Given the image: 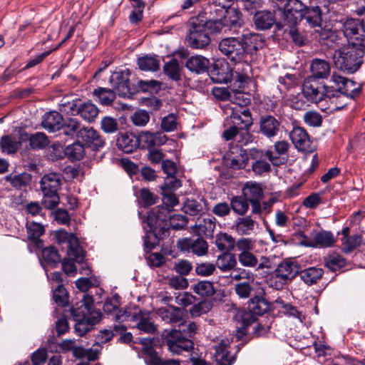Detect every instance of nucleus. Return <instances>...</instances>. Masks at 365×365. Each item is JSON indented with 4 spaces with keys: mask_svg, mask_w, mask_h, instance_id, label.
<instances>
[{
    "mask_svg": "<svg viewBox=\"0 0 365 365\" xmlns=\"http://www.w3.org/2000/svg\"><path fill=\"white\" fill-rule=\"evenodd\" d=\"M259 36L257 34L251 33L248 30L243 31L240 37H227L222 39L218 45V48L221 53L235 65H241V63L246 61V49L248 47L256 46L254 45Z\"/></svg>",
    "mask_w": 365,
    "mask_h": 365,
    "instance_id": "nucleus-1",
    "label": "nucleus"
},
{
    "mask_svg": "<svg viewBox=\"0 0 365 365\" xmlns=\"http://www.w3.org/2000/svg\"><path fill=\"white\" fill-rule=\"evenodd\" d=\"M215 15L210 12L207 18L203 14V21L210 34H225L228 31L240 28L243 24L242 13L237 9H216Z\"/></svg>",
    "mask_w": 365,
    "mask_h": 365,
    "instance_id": "nucleus-2",
    "label": "nucleus"
},
{
    "mask_svg": "<svg viewBox=\"0 0 365 365\" xmlns=\"http://www.w3.org/2000/svg\"><path fill=\"white\" fill-rule=\"evenodd\" d=\"M365 45L361 44L359 40L349 43L334 53L333 58L337 68L347 73H354L359 69L363 63Z\"/></svg>",
    "mask_w": 365,
    "mask_h": 365,
    "instance_id": "nucleus-3",
    "label": "nucleus"
},
{
    "mask_svg": "<svg viewBox=\"0 0 365 365\" xmlns=\"http://www.w3.org/2000/svg\"><path fill=\"white\" fill-rule=\"evenodd\" d=\"M62 177L60 174L51 173L43 175L40 181L43 197V206L47 210L56 207L60 202L58 190L61 189Z\"/></svg>",
    "mask_w": 365,
    "mask_h": 365,
    "instance_id": "nucleus-4",
    "label": "nucleus"
},
{
    "mask_svg": "<svg viewBox=\"0 0 365 365\" xmlns=\"http://www.w3.org/2000/svg\"><path fill=\"white\" fill-rule=\"evenodd\" d=\"M331 90L328 93L336 99L340 97L354 99L361 93V86L354 81L334 73L330 79Z\"/></svg>",
    "mask_w": 365,
    "mask_h": 365,
    "instance_id": "nucleus-5",
    "label": "nucleus"
},
{
    "mask_svg": "<svg viewBox=\"0 0 365 365\" xmlns=\"http://www.w3.org/2000/svg\"><path fill=\"white\" fill-rule=\"evenodd\" d=\"M203 14L192 17L189 21L188 45L193 48H202L210 43Z\"/></svg>",
    "mask_w": 365,
    "mask_h": 365,
    "instance_id": "nucleus-6",
    "label": "nucleus"
},
{
    "mask_svg": "<svg viewBox=\"0 0 365 365\" xmlns=\"http://www.w3.org/2000/svg\"><path fill=\"white\" fill-rule=\"evenodd\" d=\"M161 336L163 343L173 354H180L183 351H188L193 349L194 344L192 341L183 336L181 331L177 329L164 330Z\"/></svg>",
    "mask_w": 365,
    "mask_h": 365,
    "instance_id": "nucleus-7",
    "label": "nucleus"
},
{
    "mask_svg": "<svg viewBox=\"0 0 365 365\" xmlns=\"http://www.w3.org/2000/svg\"><path fill=\"white\" fill-rule=\"evenodd\" d=\"M331 90L329 86L323 85L314 77H307L302 86V93L305 98L312 103H319L327 98L331 99L332 96L328 93Z\"/></svg>",
    "mask_w": 365,
    "mask_h": 365,
    "instance_id": "nucleus-8",
    "label": "nucleus"
},
{
    "mask_svg": "<svg viewBox=\"0 0 365 365\" xmlns=\"http://www.w3.org/2000/svg\"><path fill=\"white\" fill-rule=\"evenodd\" d=\"M250 158L255 160L252 163V170L255 174L262 175L264 173L269 172L271 169L270 165L264 160L267 158L274 165H279L285 162L284 158L275 156L270 150L264 152L257 148H252L250 150Z\"/></svg>",
    "mask_w": 365,
    "mask_h": 365,
    "instance_id": "nucleus-9",
    "label": "nucleus"
},
{
    "mask_svg": "<svg viewBox=\"0 0 365 365\" xmlns=\"http://www.w3.org/2000/svg\"><path fill=\"white\" fill-rule=\"evenodd\" d=\"M255 240L250 237H240L237 240V251L239 252L237 260L244 267L255 268L258 264V258L252 252L255 248Z\"/></svg>",
    "mask_w": 365,
    "mask_h": 365,
    "instance_id": "nucleus-10",
    "label": "nucleus"
},
{
    "mask_svg": "<svg viewBox=\"0 0 365 365\" xmlns=\"http://www.w3.org/2000/svg\"><path fill=\"white\" fill-rule=\"evenodd\" d=\"M130 72L128 69L116 71L110 78V83L119 96L130 97L136 91V88L130 83Z\"/></svg>",
    "mask_w": 365,
    "mask_h": 365,
    "instance_id": "nucleus-11",
    "label": "nucleus"
},
{
    "mask_svg": "<svg viewBox=\"0 0 365 365\" xmlns=\"http://www.w3.org/2000/svg\"><path fill=\"white\" fill-rule=\"evenodd\" d=\"M171 217L170 210L164 206H158L148 214L147 222L150 230L161 232L168 230L169 220Z\"/></svg>",
    "mask_w": 365,
    "mask_h": 365,
    "instance_id": "nucleus-12",
    "label": "nucleus"
},
{
    "mask_svg": "<svg viewBox=\"0 0 365 365\" xmlns=\"http://www.w3.org/2000/svg\"><path fill=\"white\" fill-rule=\"evenodd\" d=\"M341 31L349 43L359 40L361 44L365 45V20L349 18L342 24Z\"/></svg>",
    "mask_w": 365,
    "mask_h": 365,
    "instance_id": "nucleus-13",
    "label": "nucleus"
},
{
    "mask_svg": "<svg viewBox=\"0 0 365 365\" xmlns=\"http://www.w3.org/2000/svg\"><path fill=\"white\" fill-rule=\"evenodd\" d=\"M232 123L241 130H247L252 125L250 110L245 107L229 106L226 108Z\"/></svg>",
    "mask_w": 365,
    "mask_h": 365,
    "instance_id": "nucleus-14",
    "label": "nucleus"
},
{
    "mask_svg": "<svg viewBox=\"0 0 365 365\" xmlns=\"http://www.w3.org/2000/svg\"><path fill=\"white\" fill-rule=\"evenodd\" d=\"M225 160L227 165L238 170L247 165L249 158L246 150L240 145H232L225 155Z\"/></svg>",
    "mask_w": 365,
    "mask_h": 365,
    "instance_id": "nucleus-15",
    "label": "nucleus"
},
{
    "mask_svg": "<svg viewBox=\"0 0 365 365\" xmlns=\"http://www.w3.org/2000/svg\"><path fill=\"white\" fill-rule=\"evenodd\" d=\"M178 247L182 252H192L197 256H203L207 253L208 245L205 240L199 237L196 239L182 238L177 243Z\"/></svg>",
    "mask_w": 365,
    "mask_h": 365,
    "instance_id": "nucleus-16",
    "label": "nucleus"
},
{
    "mask_svg": "<svg viewBox=\"0 0 365 365\" xmlns=\"http://www.w3.org/2000/svg\"><path fill=\"white\" fill-rule=\"evenodd\" d=\"M78 138L92 150H99L105 145V140L100 133L92 127H83L78 133Z\"/></svg>",
    "mask_w": 365,
    "mask_h": 365,
    "instance_id": "nucleus-17",
    "label": "nucleus"
},
{
    "mask_svg": "<svg viewBox=\"0 0 365 365\" xmlns=\"http://www.w3.org/2000/svg\"><path fill=\"white\" fill-rule=\"evenodd\" d=\"M280 121L272 115H262L259 119V133L271 139L277 135L280 130Z\"/></svg>",
    "mask_w": 365,
    "mask_h": 365,
    "instance_id": "nucleus-18",
    "label": "nucleus"
},
{
    "mask_svg": "<svg viewBox=\"0 0 365 365\" xmlns=\"http://www.w3.org/2000/svg\"><path fill=\"white\" fill-rule=\"evenodd\" d=\"M289 138L299 151L308 153L312 151V142L304 128L294 126L289 133Z\"/></svg>",
    "mask_w": 365,
    "mask_h": 365,
    "instance_id": "nucleus-19",
    "label": "nucleus"
},
{
    "mask_svg": "<svg viewBox=\"0 0 365 365\" xmlns=\"http://www.w3.org/2000/svg\"><path fill=\"white\" fill-rule=\"evenodd\" d=\"M299 269L300 267L297 262L285 259L278 264L274 272L280 279L287 283L299 274Z\"/></svg>",
    "mask_w": 365,
    "mask_h": 365,
    "instance_id": "nucleus-20",
    "label": "nucleus"
},
{
    "mask_svg": "<svg viewBox=\"0 0 365 365\" xmlns=\"http://www.w3.org/2000/svg\"><path fill=\"white\" fill-rule=\"evenodd\" d=\"M137 138L138 146L141 144L145 148L164 145L168 140V137L160 132L142 131L138 133Z\"/></svg>",
    "mask_w": 365,
    "mask_h": 365,
    "instance_id": "nucleus-21",
    "label": "nucleus"
},
{
    "mask_svg": "<svg viewBox=\"0 0 365 365\" xmlns=\"http://www.w3.org/2000/svg\"><path fill=\"white\" fill-rule=\"evenodd\" d=\"M284 4V21L287 24H296L297 22V17L293 14V11L296 13L302 14L307 8V6L301 0H286Z\"/></svg>",
    "mask_w": 365,
    "mask_h": 365,
    "instance_id": "nucleus-22",
    "label": "nucleus"
},
{
    "mask_svg": "<svg viewBox=\"0 0 365 365\" xmlns=\"http://www.w3.org/2000/svg\"><path fill=\"white\" fill-rule=\"evenodd\" d=\"M156 314L167 324H176L182 320V310L175 306L158 308Z\"/></svg>",
    "mask_w": 365,
    "mask_h": 365,
    "instance_id": "nucleus-23",
    "label": "nucleus"
},
{
    "mask_svg": "<svg viewBox=\"0 0 365 365\" xmlns=\"http://www.w3.org/2000/svg\"><path fill=\"white\" fill-rule=\"evenodd\" d=\"M257 222L250 216L238 217L235 220L232 229L239 235H250L254 232Z\"/></svg>",
    "mask_w": 365,
    "mask_h": 365,
    "instance_id": "nucleus-24",
    "label": "nucleus"
},
{
    "mask_svg": "<svg viewBox=\"0 0 365 365\" xmlns=\"http://www.w3.org/2000/svg\"><path fill=\"white\" fill-rule=\"evenodd\" d=\"M101 314L99 312H95L91 317L74 320L76 322L74 329L77 335L82 336L87 332L93 329L94 326L101 320Z\"/></svg>",
    "mask_w": 365,
    "mask_h": 365,
    "instance_id": "nucleus-25",
    "label": "nucleus"
},
{
    "mask_svg": "<svg viewBox=\"0 0 365 365\" xmlns=\"http://www.w3.org/2000/svg\"><path fill=\"white\" fill-rule=\"evenodd\" d=\"M63 120L62 115L58 112L50 111L43 116L41 125L50 132H55L61 130Z\"/></svg>",
    "mask_w": 365,
    "mask_h": 365,
    "instance_id": "nucleus-26",
    "label": "nucleus"
},
{
    "mask_svg": "<svg viewBox=\"0 0 365 365\" xmlns=\"http://www.w3.org/2000/svg\"><path fill=\"white\" fill-rule=\"evenodd\" d=\"M300 16L312 28L320 27L322 22V10L318 6H307Z\"/></svg>",
    "mask_w": 365,
    "mask_h": 365,
    "instance_id": "nucleus-27",
    "label": "nucleus"
},
{
    "mask_svg": "<svg viewBox=\"0 0 365 365\" xmlns=\"http://www.w3.org/2000/svg\"><path fill=\"white\" fill-rule=\"evenodd\" d=\"M116 145L124 153H130L138 147V138L132 133H120Z\"/></svg>",
    "mask_w": 365,
    "mask_h": 365,
    "instance_id": "nucleus-28",
    "label": "nucleus"
},
{
    "mask_svg": "<svg viewBox=\"0 0 365 365\" xmlns=\"http://www.w3.org/2000/svg\"><path fill=\"white\" fill-rule=\"evenodd\" d=\"M215 264L222 272H230L237 264V257L231 252H222L217 256Z\"/></svg>",
    "mask_w": 365,
    "mask_h": 365,
    "instance_id": "nucleus-29",
    "label": "nucleus"
},
{
    "mask_svg": "<svg viewBox=\"0 0 365 365\" xmlns=\"http://www.w3.org/2000/svg\"><path fill=\"white\" fill-rule=\"evenodd\" d=\"M210 61L202 56H194L189 58L185 63V67L190 71L197 74L208 71Z\"/></svg>",
    "mask_w": 365,
    "mask_h": 365,
    "instance_id": "nucleus-30",
    "label": "nucleus"
},
{
    "mask_svg": "<svg viewBox=\"0 0 365 365\" xmlns=\"http://www.w3.org/2000/svg\"><path fill=\"white\" fill-rule=\"evenodd\" d=\"M254 21L258 29H269L275 22L274 13L265 10L257 11L254 16Z\"/></svg>",
    "mask_w": 365,
    "mask_h": 365,
    "instance_id": "nucleus-31",
    "label": "nucleus"
},
{
    "mask_svg": "<svg viewBox=\"0 0 365 365\" xmlns=\"http://www.w3.org/2000/svg\"><path fill=\"white\" fill-rule=\"evenodd\" d=\"M300 279L307 285H312L317 284L323 274L324 270L322 268L311 267L300 270L298 274Z\"/></svg>",
    "mask_w": 365,
    "mask_h": 365,
    "instance_id": "nucleus-32",
    "label": "nucleus"
},
{
    "mask_svg": "<svg viewBox=\"0 0 365 365\" xmlns=\"http://www.w3.org/2000/svg\"><path fill=\"white\" fill-rule=\"evenodd\" d=\"M310 68L312 75L309 77H314L317 80L327 78L330 73L329 63L325 60L313 59Z\"/></svg>",
    "mask_w": 365,
    "mask_h": 365,
    "instance_id": "nucleus-33",
    "label": "nucleus"
},
{
    "mask_svg": "<svg viewBox=\"0 0 365 365\" xmlns=\"http://www.w3.org/2000/svg\"><path fill=\"white\" fill-rule=\"evenodd\" d=\"M215 244L217 249L222 252H231L235 247L237 249V240L225 232H220L215 237Z\"/></svg>",
    "mask_w": 365,
    "mask_h": 365,
    "instance_id": "nucleus-34",
    "label": "nucleus"
},
{
    "mask_svg": "<svg viewBox=\"0 0 365 365\" xmlns=\"http://www.w3.org/2000/svg\"><path fill=\"white\" fill-rule=\"evenodd\" d=\"M336 240L331 231L321 230L314 234L312 247H329L334 245Z\"/></svg>",
    "mask_w": 365,
    "mask_h": 365,
    "instance_id": "nucleus-35",
    "label": "nucleus"
},
{
    "mask_svg": "<svg viewBox=\"0 0 365 365\" xmlns=\"http://www.w3.org/2000/svg\"><path fill=\"white\" fill-rule=\"evenodd\" d=\"M24 135L27 137L29 146L32 150H38L45 149L50 143L48 136L43 132H36L31 135L25 133Z\"/></svg>",
    "mask_w": 365,
    "mask_h": 365,
    "instance_id": "nucleus-36",
    "label": "nucleus"
},
{
    "mask_svg": "<svg viewBox=\"0 0 365 365\" xmlns=\"http://www.w3.org/2000/svg\"><path fill=\"white\" fill-rule=\"evenodd\" d=\"M243 196L249 201L260 200L263 197V190L259 184L247 182L242 188Z\"/></svg>",
    "mask_w": 365,
    "mask_h": 365,
    "instance_id": "nucleus-37",
    "label": "nucleus"
},
{
    "mask_svg": "<svg viewBox=\"0 0 365 365\" xmlns=\"http://www.w3.org/2000/svg\"><path fill=\"white\" fill-rule=\"evenodd\" d=\"M80 100L71 94L63 97L60 101V110L67 114H77L80 106Z\"/></svg>",
    "mask_w": 365,
    "mask_h": 365,
    "instance_id": "nucleus-38",
    "label": "nucleus"
},
{
    "mask_svg": "<svg viewBox=\"0 0 365 365\" xmlns=\"http://www.w3.org/2000/svg\"><path fill=\"white\" fill-rule=\"evenodd\" d=\"M270 308L269 303L264 297L255 296L248 302L247 309L255 314L260 316L266 313Z\"/></svg>",
    "mask_w": 365,
    "mask_h": 365,
    "instance_id": "nucleus-39",
    "label": "nucleus"
},
{
    "mask_svg": "<svg viewBox=\"0 0 365 365\" xmlns=\"http://www.w3.org/2000/svg\"><path fill=\"white\" fill-rule=\"evenodd\" d=\"M134 317L138 320L136 327L140 331L147 334H154L157 331V327L151 321L149 313H143L140 311Z\"/></svg>",
    "mask_w": 365,
    "mask_h": 365,
    "instance_id": "nucleus-40",
    "label": "nucleus"
},
{
    "mask_svg": "<svg viewBox=\"0 0 365 365\" xmlns=\"http://www.w3.org/2000/svg\"><path fill=\"white\" fill-rule=\"evenodd\" d=\"M67 248V255L69 259L78 263H81L83 261L85 257L84 252L80 246L79 241L76 236L70 240Z\"/></svg>",
    "mask_w": 365,
    "mask_h": 365,
    "instance_id": "nucleus-41",
    "label": "nucleus"
},
{
    "mask_svg": "<svg viewBox=\"0 0 365 365\" xmlns=\"http://www.w3.org/2000/svg\"><path fill=\"white\" fill-rule=\"evenodd\" d=\"M83 127H81V124L78 120L73 118H68L65 120H63L61 130L62 133L67 136L74 137L77 136L78 138L79 130H81Z\"/></svg>",
    "mask_w": 365,
    "mask_h": 365,
    "instance_id": "nucleus-42",
    "label": "nucleus"
},
{
    "mask_svg": "<svg viewBox=\"0 0 365 365\" xmlns=\"http://www.w3.org/2000/svg\"><path fill=\"white\" fill-rule=\"evenodd\" d=\"M182 68L176 58H172L165 63L163 66L164 73L171 80L179 81L181 80Z\"/></svg>",
    "mask_w": 365,
    "mask_h": 365,
    "instance_id": "nucleus-43",
    "label": "nucleus"
},
{
    "mask_svg": "<svg viewBox=\"0 0 365 365\" xmlns=\"http://www.w3.org/2000/svg\"><path fill=\"white\" fill-rule=\"evenodd\" d=\"M41 256L43 262L51 267H56L61 262L58 251L52 246L43 249Z\"/></svg>",
    "mask_w": 365,
    "mask_h": 365,
    "instance_id": "nucleus-44",
    "label": "nucleus"
},
{
    "mask_svg": "<svg viewBox=\"0 0 365 365\" xmlns=\"http://www.w3.org/2000/svg\"><path fill=\"white\" fill-rule=\"evenodd\" d=\"M64 153L71 161L80 160L85 156L84 145L78 141L75 142L66 146Z\"/></svg>",
    "mask_w": 365,
    "mask_h": 365,
    "instance_id": "nucleus-45",
    "label": "nucleus"
},
{
    "mask_svg": "<svg viewBox=\"0 0 365 365\" xmlns=\"http://www.w3.org/2000/svg\"><path fill=\"white\" fill-rule=\"evenodd\" d=\"M234 69L236 74V81L239 83L238 87L240 88H244L245 84L247 83V81L250 79L249 73L250 72L251 66L247 61H244L241 63L240 66L236 64Z\"/></svg>",
    "mask_w": 365,
    "mask_h": 365,
    "instance_id": "nucleus-46",
    "label": "nucleus"
},
{
    "mask_svg": "<svg viewBox=\"0 0 365 365\" xmlns=\"http://www.w3.org/2000/svg\"><path fill=\"white\" fill-rule=\"evenodd\" d=\"M317 28V29H316L315 31L318 36H316V38H318V40L321 43L331 46V45H330L329 43H337L336 41L338 36L335 31L330 29L322 28V24L320 25V27Z\"/></svg>",
    "mask_w": 365,
    "mask_h": 365,
    "instance_id": "nucleus-47",
    "label": "nucleus"
},
{
    "mask_svg": "<svg viewBox=\"0 0 365 365\" xmlns=\"http://www.w3.org/2000/svg\"><path fill=\"white\" fill-rule=\"evenodd\" d=\"M6 182L16 188H21L28 185L31 181V175L28 173H22L20 174H10L5 177Z\"/></svg>",
    "mask_w": 365,
    "mask_h": 365,
    "instance_id": "nucleus-48",
    "label": "nucleus"
},
{
    "mask_svg": "<svg viewBox=\"0 0 365 365\" xmlns=\"http://www.w3.org/2000/svg\"><path fill=\"white\" fill-rule=\"evenodd\" d=\"M98 111L96 105L87 102L80 106L77 114L80 115L84 120L91 122L97 117Z\"/></svg>",
    "mask_w": 365,
    "mask_h": 365,
    "instance_id": "nucleus-49",
    "label": "nucleus"
},
{
    "mask_svg": "<svg viewBox=\"0 0 365 365\" xmlns=\"http://www.w3.org/2000/svg\"><path fill=\"white\" fill-rule=\"evenodd\" d=\"M93 95L96 96L101 104L110 105L115 98V93L109 88L98 87L93 91Z\"/></svg>",
    "mask_w": 365,
    "mask_h": 365,
    "instance_id": "nucleus-50",
    "label": "nucleus"
},
{
    "mask_svg": "<svg viewBox=\"0 0 365 365\" xmlns=\"http://www.w3.org/2000/svg\"><path fill=\"white\" fill-rule=\"evenodd\" d=\"M192 290L201 297H211L215 293L214 284L207 280L200 281L192 286Z\"/></svg>",
    "mask_w": 365,
    "mask_h": 365,
    "instance_id": "nucleus-51",
    "label": "nucleus"
},
{
    "mask_svg": "<svg viewBox=\"0 0 365 365\" xmlns=\"http://www.w3.org/2000/svg\"><path fill=\"white\" fill-rule=\"evenodd\" d=\"M0 147L3 153H15L21 147V143L11 135H4L0 140Z\"/></svg>",
    "mask_w": 365,
    "mask_h": 365,
    "instance_id": "nucleus-52",
    "label": "nucleus"
},
{
    "mask_svg": "<svg viewBox=\"0 0 365 365\" xmlns=\"http://www.w3.org/2000/svg\"><path fill=\"white\" fill-rule=\"evenodd\" d=\"M158 199V197L148 188H141L138 192V202L145 207L155 205L157 202Z\"/></svg>",
    "mask_w": 365,
    "mask_h": 365,
    "instance_id": "nucleus-53",
    "label": "nucleus"
},
{
    "mask_svg": "<svg viewBox=\"0 0 365 365\" xmlns=\"http://www.w3.org/2000/svg\"><path fill=\"white\" fill-rule=\"evenodd\" d=\"M138 65L142 71H156L160 67V61L155 56H145L138 59Z\"/></svg>",
    "mask_w": 365,
    "mask_h": 365,
    "instance_id": "nucleus-54",
    "label": "nucleus"
},
{
    "mask_svg": "<svg viewBox=\"0 0 365 365\" xmlns=\"http://www.w3.org/2000/svg\"><path fill=\"white\" fill-rule=\"evenodd\" d=\"M248 202L244 196H235L231 199L230 207L235 213L243 216L249 210Z\"/></svg>",
    "mask_w": 365,
    "mask_h": 365,
    "instance_id": "nucleus-55",
    "label": "nucleus"
},
{
    "mask_svg": "<svg viewBox=\"0 0 365 365\" xmlns=\"http://www.w3.org/2000/svg\"><path fill=\"white\" fill-rule=\"evenodd\" d=\"M341 240L343 252L349 253L361 245L362 236L359 234H355L349 237H342Z\"/></svg>",
    "mask_w": 365,
    "mask_h": 365,
    "instance_id": "nucleus-56",
    "label": "nucleus"
},
{
    "mask_svg": "<svg viewBox=\"0 0 365 365\" xmlns=\"http://www.w3.org/2000/svg\"><path fill=\"white\" fill-rule=\"evenodd\" d=\"M324 262L326 267L333 272L339 270L346 264L345 259L336 253L329 255L325 257Z\"/></svg>",
    "mask_w": 365,
    "mask_h": 365,
    "instance_id": "nucleus-57",
    "label": "nucleus"
},
{
    "mask_svg": "<svg viewBox=\"0 0 365 365\" xmlns=\"http://www.w3.org/2000/svg\"><path fill=\"white\" fill-rule=\"evenodd\" d=\"M229 101L237 107H245L250 103V98L241 91H232Z\"/></svg>",
    "mask_w": 365,
    "mask_h": 365,
    "instance_id": "nucleus-58",
    "label": "nucleus"
},
{
    "mask_svg": "<svg viewBox=\"0 0 365 365\" xmlns=\"http://www.w3.org/2000/svg\"><path fill=\"white\" fill-rule=\"evenodd\" d=\"M212 306L213 304L211 301L202 300L192 306L190 309V313L192 317H197L210 311Z\"/></svg>",
    "mask_w": 365,
    "mask_h": 365,
    "instance_id": "nucleus-59",
    "label": "nucleus"
},
{
    "mask_svg": "<svg viewBox=\"0 0 365 365\" xmlns=\"http://www.w3.org/2000/svg\"><path fill=\"white\" fill-rule=\"evenodd\" d=\"M203 210L202 205L195 200L187 199L183 205L182 211L190 216L200 215Z\"/></svg>",
    "mask_w": 365,
    "mask_h": 365,
    "instance_id": "nucleus-60",
    "label": "nucleus"
},
{
    "mask_svg": "<svg viewBox=\"0 0 365 365\" xmlns=\"http://www.w3.org/2000/svg\"><path fill=\"white\" fill-rule=\"evenodd\" d=\"M54 302L61 307H65L68 300V293L62 284H58L53 292Z\"/></svg>",
    "mask_w": 365,
    "mask_h": 365,
    "instance_id": "nucleus-61",
    "label": "nucleus"
},
{
    "mask_svg": "<svg viewBox=\"0 0 365 365\" xmlns=\"http://www.w3.org/2000/svg\"><path fill=\"white\" fill-rule=\"evenodd\" d=\"M304 123L311 127H319L322 123V115L315 110H308L303 116Z\"/></svg>",
    "mask_w": 365,
    "mask_h": 365,
    "instance_id": "nucleus-62",
    "label": "nucleus"
},
{
    "mask_svg": "<svg viewBox=\"0 0 365 365\" xmlns=\"http://www.w3.org/2000/svg\"><path fill=\"white\" fill-rule=\"evenodd\" d=\"M138 84L143 92L157 93L160 90L162 83L156 80H140L138 81Z\"/></svg>",
    "mask_w": 365,
    "mask_h": 365,
    "instance_id": "nucleus-63",
    "label": "nucleus"
},
{
    "mask_svg": "<svg viewBox=\"0 0 365 365\" xmlns=\"http://www.w3.org/2000/svg\"><path fill=\"white\" fill-rule=\"evenodd\" d=\"M28 237L32 241H36L43 234L44 227L39 223L31 222L27 224Z\"/></svg>",
    "mask_w": 365,
    "mask_h": 365,
    "instance_id": "nucleus-64",
    "label": "nucleus"
}]
</instances>
